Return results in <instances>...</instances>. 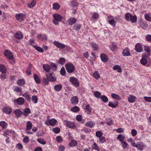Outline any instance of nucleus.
Returning a JSON list of instances; mask_svg holds the SVG:
<instances>
[{"mask_svg":"<svg viewBox=\"0 0 151 151\" xmlns=\"http://www.w3.org/2000/svg\"><path fill=\"white\" fill-rule=\"evenodd\" d=\"M53 22L55 25L59 24L58 22L61 21L62 19V17L58 14H55L53 15Z\"/></svg>","mask_w":151,"mask_h":151,"instance_id":"f257e3e1","label":"nucleus"},{"mask_svg":"<svg viewBox=\"0 0 151 151\" xmlns=\"http://www.w3.org/2000/svg\"><path fill=\"white\" fill-rule=\"evenodd\" d=\"M65 68L67 72L69 73L74 72L75 68L73 65L70 63L65 65Z\"/></svg>","mask_w":151,"mask_h":151,"instance_id":"f03ea898","label":"nucleus"},{"mask_svg":"<svg viewBox=\"0 0 151 151\" xmlns=\"http://www.w3.org/2000/svg\"><path fill=\"white\" fill-rule=\"evenodd\" d=\"M15 17L17 20L22 22L26 18V15L21 13L17 14L16 15Z\"/></svg>","mask_w":151,"mask_h":151,"instance_id":"7ed1b4c3","label":"nucleus"},{"mask_svg":"<svg viewBox=\"0 0 151 151\" xmlns=\"http://www.w3.org/2000/svg\"><path fill=\"white\" fill-rule=\"evenodd\" d=\"M4 55L9 59H12L14 58V56L11 51L8 50H5L4 52Z\"/></svg>","mask_w":151,"mask_h":151,"instance_id":"20e7f679","label":"nucleus"},{"mask_svg":"<svg viewBox=\"0 0 151 151\" xmlns=\"http://www.w3.org/2000/svg\"><path fill=\"white\" fill-rule=\"evenodd\" d=\"M46 78L49 81L54 82L56 81V78L53 76V73L46 74Z\"/></svg>","mask_w":151,"mask_h":151,"instance_id":"39448f33","label":"nucleus"},{"mask_svg":"<svg viewBox=\"0 0 151 151\" xmlns=\"http://www.w3.org/2000/svg\"><path fill=\"white\" fill-rule=\"evenodd\" d=\"M70 81L76 86L78 87L79 86V82L76 78L73 77H71L70 78Z\"/></svg>","mask_w":151,"mask_h":151,"instance_id":"423d86ee","label":"nucleus"},{"mask_svg":"<svg viewBox=\"0 0 151 151\" xmlns=\"http://www.w3.org/2000/svg\"><path fill=\"white\" fill-rule=\"evenodd\" d=\"M53 44L57 47L60 49H64L66 46V45L60 43L57 41L54 42Z\"/></svg>","mask_w":151,"mask_h":151,"instance_id":"0eeeda50","label":"nucleus"},{"mask_svg":"<svg viewBox=\"0 0 151 151\" xmlns=\"http://www.w3.org/2000/svg\"><path fill=\"white\" fill-rule=\"evenodd\" d=\"M15 37L18 40H20L23 37L22 33L20 31L16 32L14 35Z\"/></svg>","mask_w":151,"mask_h":151,"instance_id":"6e6552de","label":"nucleus"},{"mask_svg":"<svg viewBox=\"0 0 151 151\" xmlns=\"http://www.w3.org/2000/svg\"><path fill=\"white\" fill-rule=\"evenodd\" d=\"M122 54L124 56H130L131 54L130 50L128 48H126L123 51Z\"/></svg>","mask_w":151,"mask_h":151,"instance_id":"1a4fd4ad","label":"nucleus"},{"mask_svg":"<svg viewBox=\"0 0 151 151\" xmlns=\"http://www.w3.org/2000/svg\"><path fill=\"white\" fill-rule=\"evenodd\" d=\"M65 121L66 122V126L68 127L73 129L75 127V125L74 122L70 121Z\"/></svg>","mask_w":151,"mask_h":151,"instance_id":"9d476101","label":"nucleus"},{"mask_svg":"<svg viewBox=\"0 0 151 151\" xmlns=\"http://www.w3.org/2000/svg\"><path fill=\"white\" fill-rule=\"evenodd\" d=\"M135 50L137 52H142L143 49L140 44H137L135 46Z\"/></svg>","mask_w":151,"mask_h":151,"instance_id":"9b49d317","label":"nucleus"},{"mask_svg":"<svg viewBox=\"0 0 151 151\" xmlns=\"http://www.w3.org/2000/svg\"><path fill=\"white\" fill-rule=\"evenodd\" d=\"M57 122V120L54 119H50L48 121H46L45 122V123L47 125H48V124L47 123V122H48L49 124H50L51 126H53Z\"/></svg>","mask_w":151,"mask_h":151,"instance_id":"f8f14e48","label":"nucleus"},{"mask_svg":"<svg viewBox=\"0 0 151 151\" xmlns=\"http://www.w3.org/2000/svg\"><path fill=\"white\" fill-rule=\"evenodd\" d=\"M78 98L76 96L72 97L71 100V102L72 104L74 105H76L78 103Z\"/></svg>","mask_w":151,"mask_h":151,"instance_id":"ddd939ff","label":"nucleus"},{"mask_svg":"<svg viewBox=\"0 0 151 151\" xmlns=\"http://www.w3.org/2000/svg\"><path fill=\"white\" fill-rule=\"evenodd\" d=\"M95 125V123L93 121H91L86 122L85 124V126L90 128H92L94 127Z\"/></svg>","mask_w":151,"mask_h":151,"instance_id":"4468645a","label":"nucleus"},{"mask_svg":"<svg viewBox=\"0 0 151 151\" xmlns=\"http://www.w3.org/2000/svg\"><path fill=\"white\" fill-rule=\"evenodd\" d=\"M13 113L16 115L17 117H18L21 116L22 114V112L19 109H17L13 111Z\"/></svg>","mask_w":151,"mask_h":151,"instance_id":"2eb2a0df","label":"nucleus"},{"mask_svg":"<svg viewBox=\"0 0 151 151\" xmlns=\"http://www.w3.org/2000/svg\"><path fill=\"white\" fill-rule=\"evenodd\" d=\"M100 58L102 61L104 62L107 61L108 60V57L106 56V55L104 53L101 54Z\"/></svg>","mask_w":151,"mask_h":151,"instance_id":"dca6fc26","label":"nucleus"},{"mask_svg":"<svg viewBox=\"0 0 151 151\" xmlns=\"http://www.w3.org/2000/svg\"><path fill=\"white\" fill-rule=\"evenodd\" d=\"M22 113L25 116H27L29 115V114L31 113V111L29 108H26L23 109V111Z\"/></svg>","mask_w":151,"mask_h":151,"instance_id":"f3484780","label":"nucleus"},{"mask_svg":"<svg viewBox=\"0 0 151 151\" xmlns=\"http://www.w3.org/2000/svg\"><path fill=\"white\" fill-rule=\"evenodd\" d=\"M118 104V102L117 101L114 102H109L108 104V106L113 108H115L117 106Z\"/></svg>","mask_w":151,"mask_h":151,"instance_id":"a211bd4d","label":"nucleus"},{"mask_svg":"<svg viewBox=\"0 0 151 151\" xmlns=\"http://www.w3.org/2000/svg\"><path fill=\"white\" fill-rule=\"evenodd\" d=\"M16 101L18 105H22L24 102V98L22 97H19L16 100Z\"/></svg>","mask_w":151,"mask_h":151,"instance_id":"6ab92c4d","label":"nucleus"},{"mask_svg":"<svg viewBox=\"0 0 151 151\" xmlns=\"http://www.w3.org/2000/svg\"><path fill=\"white\" fill-rule=\"evenodd\" d=\"M138 147L137 149L138 150H142L143 149V148L145 146L143 143L141 142H137Z\"/></svg>","mask_w":151,"mask_h":151,"instance_id":"aec40b11","label":"nucleus"},{"mask_svg":"<svg viewBox=\"0 0 151 151\" xmlns=\"http://www.w3.org/2000/svg\"><path fill=\"white\" fill-rule=\"evenodd\" d=\"M12 111V109L9 107H5L3 109V111L6 114H10Z\"/></svg>","mask_w":151,"mask_h":151,"instance_id":"412c9836","label":"nucleus"},{"mask_svg":"<svg viewBox=\"0 0 151 151\" xmlns=\"http://www.w3.org/2000/svg\"><path fill=\"white\" fill-rule=\"evenodd\" d=\"M77 19L74 17L70 18L68 20L69 24L72 25L74 24L76 21Z\"/></svg>","mask_w":151,"mask_h":151,"instance_id":"4be33fe9","label":"nucleus"},{"mask_svg":"<svg viewBox=\"0 0 151 151\" xmlns=\"http://www.w3.org/2000/svg\"><path fill=\"white\" fill-rule=\"evenodd\" d=\"M6 69L4 65L0 64V71L2 73H6Z\"/></svg>","mask_w":151,"mask_h":151,"instance_id":"5701e85b","label":"nucleus"},{"mask_svg":"<svg viewBox=\"0 0 151 151\" xmlns=\"http://www.w3.org/2000/svg\"><path fill=\"white\" fill-rule=\"evenodd\" d=\"M135 96L132 95H130L128 98V101L131 103H133L135 101Z\"/></svg>","mask_w":151,"mask_h":151,"instance_id":"b1692460","label":"nucleus"},{"mask_svg":"<svg viewBox=\"0 0 151 151\" xmlns=\"http://www.w3.org/2000/svg\"><path fill=\"white\" fill-rule=\"evenodd\" d=\"M43 68L46 72H49L50 71V67L47 64H44L43 65Z\"/></svg>","mask_w":151,"mask_h":151,"instance_id":"393cba45","label":"nucleus"},{"mask_svg":"<svg viewBox=\"0 0 151 151\" xmlns=\"http://www.w3.org/2000/svg\"><path fill=\"white\" fill-rule=\"evenodd\" d=\"M137 19V17L136 16H132L131 15L130 20V21L133 23H135L136 22Z\"/></svg>","mask_w":151,"mask_h":151,"instance_id":"a878e982","label":"nucleus"},{"mask_svg":"<svg viewBox=\"0 0 151 151\" xmlns=\"http://www.w3.org/2000/svg\"><path fill=\"white\" fill-rule=\"evenodd\" d=\"M17 83L20 86H23L25 84V81L23 79H20L17 81Z\"/></svg>","mask_w":151,"mask_h":151,"instance_id":"bb28decb","label":"nucleus"},{"mask_svg":"<svg viewBox=\"0 0 151 151\" xmlns=\"http://www.w3.org/2000/svg\"><path fill=\"white\" fill-rule=\"evenodd\" d=\"M34 77L36 82L37 83H40V80L39 76L36 74H34Z\"/></svg>","mask_w":151,"mask_h":151,"instance_id":"cd10ccee","label":"nucleus"},{"mask_svg":"<svg viewBox=\"0 0 151 151\" xmlns=\"http://www.w3.org/2000/svg\"><path fill=\"white\" fill-rule=\"evenodd\" d=\"M111 96L114 99L117 100H119L121 99V97L119 95L114 93H112Z\"/></svg>","mask_w":151,"mask_h":151,"instance_id":"c85d7f7f","label":"nucleus"},{"mask_svg":"<svg viewBox=\"0 0 151 151\" xmlns=\"http://www.w3.org/2000/svg\"><path fill=\"white\" fill-rule=\"evenodd\" d=\"M81 25L80 24H75L73 28L74 30L78 31L81 28Z\"/></svg>","mask_w":151,"mask_h":151,"instance_id":"c756f323","label":"nucleus"},{"mask_svg":"<svg viewBox=\"0 0 151 151\" xmlns=\"http://www.w3.org/2000/svg\"><path fill=\"white\" fill-rule=\"evenodd\" d=\"M113 69L114 70H117V72L120 73L122 71V70L120 67L118 65H115L113 67Z\"/></svg>","mask_w":151,"mask_h":151,"instance_id":"7c9ffc66","label":"nucleus"},{"mask_svg":"<svg viewBox=\"0 0 151 151\" xmlns=\"http://www.w3.org/2000/svg\"><path fill=\"white\" fill-rule=\"evenodd\" d=\"M32 123L29 121H28L26 125V130H28L32 129Z\"/></svg>","mask_w":151,"mask_h":151,"instance_id":"2f4dec72","label":"nucleus"},{"mask_svg":"<svg viewBox=\"0 0 151 151\" xmlns=\"http://www.w3.org/2000/svg\"><path fill=\"white\" fill-rule=\"evenodd\" d=\"M37 141L40 143L44 145L46 143V142L43 138H38L37 139Z\"/></svg>","mask_w":151,"mask_h":151,"instance_id":"473e14b6","label":"nucleus"},{"mask_svg":"<svg viewBox=\"0 0 151 151\" xmlns=\"http://www.w3.org/2000/svg\"><path fill=\"white\" fill-rule=\"evenodd\" d=\"M131 14L129 13H126L125 15V18L126 20L128 21H129Z\"/></svg>","mask_w":151,"mask_h":151,"instance_id":"72a5a7b5","label":"nucleus"},{"mask_svg":"<svg viewBox=\"0 0 151 151\" xmlns=\"http://www.w3.org/2000/svg\"><path fill=\"white\" fill-rule=\"evenodd\" d=\"M62 88V86L60 84L56 85L54 86V89L55 90L58 91H60L61 90Z\"/></svg>","mask_w":151,"mask_h":151,"instance_id":"f704fd0d","label":"nucleus"},{"mask_svg":"<svg viewBox=\"0 0 151 151\" xmlns=\"http://www.w3.org/2000/svg\"><path fill=\"white\" fill-rule=\"evenodd\" d=\"M36 3V0H33L30 4H28L27 6L29 8H32L35 6Z\"/></svg>","mask_w":151,"mask_h":151,"instance_id":"c9c22d12","label":"nucleus"},{"mask_svg":"<svg viewBox=\"0 0 151 151\" xmlns=\"http://www.w3.org/2000/svg\"><path fill=\"white\" fill-rule=\"evenodd\" d=\"M99 15L96 12H94L93 13L91 19H96L99 18Z\"/></svg>","mask_w":151,"mask_h":151,"instance_id":"e433bc0d","label":"nucleus"},{"mask_svg":"<svg viewBox=\"0 0 151 151\" xmlns=\"http://www.w3.org/2000/svg\"><path fill=\"white\" fill-rule=\"evenodd\" d=\"M14 132V131H12L11 130H7L4 132L3 135L4 136L7 137V136H8L9 135V134L10 133H13Z\"/></svg>","mask_w":151,"mask_h":151,"instance_id":"4c0bfd02","label":"nucleus"},{"mask_svg":"<svg viewBox=\"0 0 151 151\" xmlns=\"http://www.w3.org/2000/svg\"><path fill=\"white\" fill-rule=\"evenodd\" d=\"M13 88L14 91L17 92H20L22 90L21 88H19L16 86H14Z\"/></svg>","mask_w":151,"mask_h":151,"instance_id":"58836bf2","label":"nucleus"},{"mask_svg":"<svg viewBox=\"0 0 151 151\" xmlns=\"http://www.w3.org/2000/svg\"><path fill=\"white\" fill-rule=\"evenodd\" d=\"M92 147L93 149H95L98 151H100L99 148L97 144L95 143L94 142L92 146Z\"/></svg>","mask_w":151,"mask_h":151,"instance_id":"ea45409f","label":"nucleus"},{"mask_svg":"<svg viewBox=\"0 0 151 151\" xmlns=\"http://www.w3.org/2000/svg\"><path fill=\"white\" fill-rule=\"evenodd\" d=\"M32 100L34 104H36L38 102V98L36 96H32Z\"/></svg>","mask_w":151,"mask_h":151,"instance_id":"a19ab883","label":"nucleus"},{"mask_svg":"<svg viewBox=\"0 0 151 151\" xmlns=\"http://www.w3.org/2000/svg\"><path fill=\"white\" fill-rule=\"evenodd\" d=\"M34 47L38 51L41 52H43V50L41 47L36 45H34Z\"/></svg>","mask_w":151,"mask_h":151,"instance_id":"79ce46f5","label":"nucleus"},{"mask_svg":"<svg viewBox=\"0 0 151 151\" xmlns=\"http://www.w3.org/2000/svg\"><path fill=\"white\" fill-rule=\"evenodd\" d=\"M85 109L88 111L87 114H90L91 111V108L89 105L87 104L85 107Z\"/></svg>","mask_w":151,"mask_h":151,"instance_id":"37998d69","label":"nucleus"},{"mask_svg":"<svg viewBox=\"0 0 151 151\" xmlns=\"http://www.w3.org/2000/svg\"><path fill=\"white\" fill-rule=\"evenodd\" d=\"M7 125V124L4 121L0 122V126H1L3 128H5Z\"/></svg>","mask_w":151,"mask_h":151,"instance_id":"c03bdc74","label":"nucleus"},{"mask_svg":"<svg viewBox=\"0 0 151 151\" xmlns=\"http://www.w3.org/2000/svg\"><path fill=\"white\" fill-rule=\"evenodd\" d=\"M100 98L104 103L108 101V98L104 95L101 96Z\"/></svg>","mask_w":151,"mask_h":151,"instance_id":"a18cd8bd","label":"nucleus"},{"mask_svg":"<svg viewBox=\"0 0 151 151\" xmlns=\"http://www.w3.org/2000/svg\"><path fill=\"white\" fill-rule=\"evenodd\" d=\"M53 8L54 9H58L60 7V6L57 3H54L53 4Z\"/></svg>","mask_w":151,"mask_h":151,"instance_id":"49530a36","label":"nucleus"},{"mask_svg":"<svg viewBox=\"0 0 151 151\" xmlns=\"http://www.w3.org/2000/svg\"><path fill=\"white\" fill-rule=\"evenodd\" d=\"M140 62L141 64H142L143 65H145L147 64V59L145 58H143L140 60Z\"/></svg>","mask_w":151,"mask_h":151,"instance_id":"de8ad7c7","label":"nucleus"},{"mask_svg":"<svg viewBox=\"0 0 151 151\" xmlns=\"http://www.w3.org/2000/svg\"><path fill=\"white\" fill-rule=\"evenodd\" d=\"M79 110V108L76 106H75L71 109V111L73 112H76Z\"/></svg>","mask_w":151,"mask_h":151,"instance_id":"09e8293b","label":"nucleus"},{"mask_svg":"<svg viewBox=\"0 0 151 151\" xmlns=\"http://www.w3.org/2000/svg\"><path fill=\"white\" fill-rule=\"evenodd\" d=\"M52 131L54 133L58 134L60 132V129L58 127H56L53 128Z\"/></svg>","mask_w":151,"mask_h":151,"instance_id":"8fccbe9b","label":"nucleus"},{"mask_svg":"<svg viewBox=\"0 0 151 151\" xmlns=\"http://www.w3.org/2000/svg\"><path fill=\"white\" fill-rule=\"evenodd\" d=\"M110 48L112 51H114L117 50V48L116 45L112 44L110 46Z\"/></svg>","mask_w":151,"mask_h":151,"instance_id":"3c124183","label":"nucleus"},{"mask_svg":"<svg viewBox=\"0 0 151 151\" xmlns=\"http://www.w3.org/2000/svg\"><path fill=\"white\" fill-rule=\"evenodd\" d=\"M22 96L25 98L26 99H27V100L28 101H30V98L29 96V95L28 93H24L22 95Z\"/></svg>","mask_w":151,"mask_h":151,"instance_id":"603ef678","label":"nucleus"},{"mask_svg":"<svg viewBox=\"0 0 151 151\" xmlns=\"http://www.w3.org/2000/svg\"><path fill=\"white\" fill-rule=\"evenodd\" d=\"M93 75V76L97 79H99L100 77V75L97 71L95 72Z\"/></svg>","mask_w":151,"mask_h":151,"instance_id":"864d4df0","label":"nucleus"},{"mask_svg":"<svg viewBox=\"0 0 151 151\" xmlns=\"http://www.w3.org/2000/svg\"><path fill=\"white\" fill-rule=\"evenodd\" d=\"M70 146L71 147L75 146L77 145L76 142L74 140H72L69 143Z\"/></svg>","mask_w":151,"mask_h":151,"instance_id":"5fc2aeb1","label":"nucleus"},{"mask_svg":"<svg viewBox=\"0 0 151 151\" xmlns=\"http://www.w3.org/2000/svg\"><path fill=\"white\" fill-rule=\"evenodd\" d=\"M108 23L111 25L112 26H113V27H114L115 26V25L116 24V21H115L114 19L112 20H109L108 22Z\"/></svg>","mask_w":151,"mask_h":151,"instance_id":"6e6d98bb","label":"nucleus"},{"mask_svg":"<svg viewBox=\"0 0 151 151\" xmlns=\"http://www.w3.org/2000/svg\"><path fill=\"white\" fill-rule=\"evenodd\" d=\"M144 16L145 18L147 21H150L151 20V17L149 14H145Z\"/></svg>","mask_w":151,"mask_h":151,"instance_id":"4d7b16f0","label":"nucleus"},{"mask_svg":"<svg viewBox=\"0 0 151 151\" xmlns=\"http://www.w3.org/2000/svg\"><path fill=\"white\" fill-rule=\"evenodd\" d=\"M95 96L98 99L101 98V93L99 92L96 91L94 93Z\"/></svg>","mask_w":151,"mask_h":151,"instance_id":"13d9d810","label":"nucleus"},{"mask_svg":"<svg viewBox=\"0 0 151 151\" xmlns=\"http://www.w3.org/2000/svg\"><path fill=\"white\" fill-rule=\"evenodd\" d=\"M50 68H51L53 70L55 71L56 70L57 67L56 65L53 63H51L50 65Z\"/></svg>","mask_w":151,"mask_h":151,"instance_id":"bf43d9fd","label":"nucleus"},{"mask_svg":"<svg viewBox=\"0 0 151 151\" xmlns=\"http://www.w3.org/2000/svg\"><path fill=\"white\" fill-rule=\"evenodd\" d=\"M102 133L100 131H97L96 132V135L99 138H100L102 135Z\"/></svg>","mask_w":151,"mask_h":151,"instance_id":"052dcab7","label":"nucleus"},{"mask_svg":"<svg viewBox=\"0 0 151 151\" xmlns=\"http://www.w3.org/2000/svg\"><path fill=\"white\" fill-rule=\"evenodd\" d=\"M124 138V137L123 136V135L122 134L118 135L117 137V138L121 142L123 141V140Z\"/></svg>","mask_w":151,"mask_h":151,"instance_id":"680f3d73","label":"nucleus"},{"mask_svg":"<svg viewBox=\"0 0 151 151\" xmlns=\"http://www.w3.org/2000/svg\"><path fill=\"white\" fill-rule=\"evenodd\" d=\"M121 143L123 148L124 149L127 148L128 146V144L125 141H123Z\"/></svg>","mask_w":151,"mask_h":151,"instance_id":"e2e57ef3","label":"nucleus"},{"mask_svg":"<svg viewBox=\"0 0 151 151\" xmlns=\"http://www.w3.org/2000/svg\"><path fill=\"white\" fill-rule=\"evenodd\" d=\"M113 121L111 119H106V123L108 125H111L112 124Z\"/></svg>","mask_w":151,"mask_h":151,"instance_id":"0e129e2a","label":"nucleus"},{"mask_svg":"<svg viewBox=\"0 0 151 151\" xmlns=\"http://www.w3.org/2000/svg\"><path fill=\"white\" fill-rule=\"evenodd\" d=\"M31 65H29V67L28 68L27 70V73L28 75H30L31 74Z\"/></svg>","mask_w":151,"mask_h":151,"instance_id":"69168bd1","label":"nucleus"},{"mask_svg":"<svg viewBox=\"0 0 151 151\" xmlns=\"http://www.w3.org/2000/svg\"><path fill=\"white\" fill-rule=\"evenodd\" d=\"M65 61V59L63 58H61L60 59L59 63L61 65H63Z\"/></svg>","mask_w":151,"mask_h":151,"instance_id":"338daca9","label":"nucleus"},{"mask_svg":"<svg viewBox=\"0 0 151 151\" xmlns=\"http://www.w3.org/2000/svg\"><path fill=\"white\" fill-rule=\"evenodd\" d=\"M145 38L148 41H151V35H147L146 37Z\"/></svg>","mask_w":151,"mask_h":151,"instance_id":"774afa93","label":"nucleus"}]
</instances>
